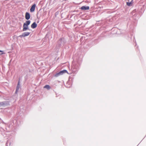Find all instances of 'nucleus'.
<instances>
[{
  "instance_id": "f257e3e1",
  "label": "nucleus",
  "mask_w": 146,
  "mask_h": 146,
  "mask_svg": "<svg viewBox=\"0 0 146 146\" xmlns=\"http://www.w3.org/2000/svg\"><path fill=\"white\" fill-rule=\"evenodd\" d=\"M31 21L29 20L27 21L23 24V31H25L28 29V26L30 24Z\"/></svg>"
},
{
  "instance_id": "f03ea898",
  "label": "nucleus",
  "mask_w": 146,
  "mask_h": 146,
  "mask_svg": "<svg viewBox=\"0 0 146 146\" xmlns=\"http://www.w3.org/2000/svg\"><path fill=\"white\" fill-rule=\"evenodd\" d=\"M30 33L29 32H25L23 33L22 35H20L19 36V37H25L26 36H27L29 35L30 34Z\"/></svg>"
},
{
  "instance_id": "7ed1b4c3",
  "label": "nucleus",
  "mask_w": 146,
  "mask_h": 146,
  "mask_svg": "<svg viewBox=\"0 0 146 146\" xmlns=\"http://www.w3.org/2000/svg\"><path fill=\"white\" fill-rule=\"evenodd\" d=\"M30 16L29 13L28 12H26L25 15V18L26 19L28 20L30 19Z\"/></svg>"
},
{
  "instance_id": "20e7f679",
  "label": "nucleus",
  "mask_w": 146,
  "mask_h": 146,
  "mask_svg": "<svg viewBox=\"0 0 146 146\" xmlns=\"http://www.w3.org/2000/svg\"><path fill=\"white\" fill-rule=\"evenodd\" d=\"M36 7V5L35 4H34L33 5L32 7H31L30 9V11L31 12H33L35 9Z\"/></svg>"
},
{
  "instance_id": "39448f33",
  "label": "nucleus",
  "mask_w": 146,
  "mask_h": 146,
  "mask_svg": "<svg viewBox=\"0 0 146 146\" xmlns=\"http://www.w3.org/2000/svg\"><path fill=\"white\" fill-rule=\"evenodd\" d=\"M80 9L82 10H88L89 9V6H83Z\"/></svg>"
},
{
  "instance_id": "423d86ee",
  "label": "nucleus",
  "mask_w": 146,
  "mask_h": 146,
  "mask_svg": "<svg viewBox=\"0 0 146 146\" xmlns=\"http://www.w3.org/2000/svg\"><path fill=\"white\" fill-rule=\"evenodd\" d=\"M37 26L35 22H34L31 25V27L33 29H34Z\"/></svg>"
},
{
  "instance_id": "0eeeda50",
  "label": "nucleus",
  "mask_w": 146,
  "mask_h": 146,
  "mask_svg": "<svg viewBox=\"0 0 146 146\" xmlns=\"http://www.w3.org/2000/svg\"><path fill=\"white\" fill-rule=\"evenodd\" d=\"M67 72V71L65 70H62L60 72H58L60 75H62L63 74Z\"/></svg>"
},
{
  "instance_id": "6e6552de",
  "label": "nucleus",
  "mask_w": 146,
  "mask_h": 146,
  "mask_svg": "<svg viewBox=\"0 0 146 146\" xmlns=\"http://www.w3.org/2000/svg\"><path fill=\"white\" fill-rule=\"evenodd\" d=\"M133 3V0H132L130 2H127L126 3L127 5L128 6H130Z\"/></svg>"
},
{
  "instance_id": "1a4fd4ad",
  "label": "nucleus",
  "mask_w": 146,
  "mask_h": 146,
  "mask_svg": "<svg viewBox=\"0 0 146 146\" xmlns=\"http://www.w3.org/2000/svg\"><path fill=\"white\" fill-rule=\"evenodd\" d=\"M44 88H46L48 90H49L50 88V87L49 85H46L44 86Z\"/></svg>"
},
{
  "instance_id": "9d476101",
  "label": "nucleus",
  "mask_w": 146,
  "mask_h": 146,
  "mask_svg": "<svg viewBox=\"0 0 146 146\" xmlns=\"http://www.w3.org/2000/svg\"><path fill=\"white\" fill-rule=\"evenodd\" d=\"M19 82L18 83V86H17L16 90L15 93H17L18 92V90L19 89Z\"/></svg>"
},
{
  "instance_id": "9b49d317",
  "label": "nucleus",
  "mask_w": 146,
  "mask_h": 146,
  "mask_svg": "<svg viewBox=\"0 0 146 146\" xmlns=\"http://www.w3.org/2000/svg\"><path fill=\"white\" fill-rule=\"evenodd\" d=\"M60 76V75L59 74V73H57V74H56L54 76L56 77H57L58 76Z\"/></svg>"
},
{
  "instance_id": "f8f14e48",
  "label": "nucleus",
  "mask_w": 146,
  "mask_h": 146,
  "mask_svg": "<svg viewBox=\"0 0 146 146\" xmlns=\"http://www.w3.org/2000/svg\"><path fill=\"white\" fill-rule=\"evenodd\" d=\"M4 103H0V106H3L4 105Z\"/></svg>"
},
{
  "instance_id": "ddd939ff",
  "label": "nucleus",
  "mask_w": 146,
  "mask_h": 146,
  "mask_svg": "<svg viewBox=\"0 0 146 146\" xmlns=\"http://www.w3.org/2000/svg\"><path fill=\"white\" fill-rule=\"evenodd\" d=\"M3 52V51H1V50H0V52Z\"/></svg>"
},
{
  "instance_id": "4468645a",
  "label": "nucleus",
  "mask_w": 146,
  "mask_h": 146,
  "mask_svg": "<svg viewBox=\"0 0 146 146\" xmlns=\"http://www.w3.org/2000/svg\"><path fill=\"white\" fill-rule=\"evenodd\" d=\"M5 54V53H1V54H0L1 55V54Z\"/></svg>"
}]
</instances>
